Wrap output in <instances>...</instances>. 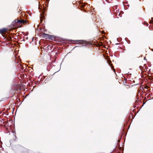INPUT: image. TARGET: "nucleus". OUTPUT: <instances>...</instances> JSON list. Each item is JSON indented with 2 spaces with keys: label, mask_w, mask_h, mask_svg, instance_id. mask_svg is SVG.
I'll use <instances>...</instances> for the list:
<instances>
[{
  "label": "nucleus",
  "mask_w": 153,
  "mask_h": 153,
  "mask_svg": "<svg viewBox=\"0 0 153 153\" xmlns=\"http://www.w3.org/2000/svg\"><path fill=\"white\" fill-rule=\"evenodd\" d=\"M15 22H17L18 23H20V24H26L27 23V21L26 20H25L23 19H22V20H15Z\"/></svg>",
  "instance_id": "f257e3e1"
},
{
  "label": "nucleus",
  "mask_w": 153,
  "mask_h": 153,
  "mask_svg": "<svg viewBox=\"0 0 153 153\" xmlns=\"http://www.w3.org/2000/svg\"><path fill=\"white\" fill-rule=\"evenodd\" d=\"M6 31V29H5L0 30V33L2 34H3Z\"/></svg>",
  "instance_id": "f03ea898"
},
{
  "label": "nucleus",
  "mask_w": 153,
  "mask_h": 153,
  "mask_svg": "<svg viewBox=\"0 0 153 153\" xmlns=\"http://www.w3.org/2000/svg\"><path fill=\"white\" fill-rule=\"evenodd\" d=\"M77 41L79 42V44H84V41L83 40H77Z\"/></svg>",
  "instance_id": "7ed1b4c3"
},
{
  "label": "nucleus",
  "mask_w": 153,
  "mask_h": 153,
  "mask_svg": "<svg viewBox=\"0 0 153 153\" xmlns=\"http://www.w3.org/2000/svg\"><path fill=\"white\" fill-rule=\"evenodd\" d=\"M153 22V18L150 21V23H152Z\"/></svg>",
  "instance_id": "20e7f679"
},
{
  "label": "nucleus",
  "mask_w": 153,
  "mask_h": 153,
  "mask_svg": "<svg viewBox=\"0 0 153 153\" xmlns=\"http://www.w3.org/2000/svg\"><path fill=\"white\" fill-rule=\"evenodd\" d=\"M108 63L109 64V65H110L111 63V61H110V60H108Z\"/></svg>",
  "instance_id": "39448f33"
},
{
  "label": "nucleus",
  "mask_w": 153,
  "mask_h": 153,
  "mask_svg": "<svg viewBox=\"0 0 153 153\" xmlns=\"http://www.w3.org/2000/svg\"><path fill=\"white\" fill-rule=\"evenodd\" d=\"M11 39H12V38H11L9 36V39H9V40H11Z\"/></svg>",
  "instance_id": "423d86ee"
},
{
  "label": "nucleus",
  "mask_w": 153,
  "mask_h": 153,
  "mask_svg": "<svg viewBox=\"0 0 153 153\" xmlns=\"http://www.w3.org/2000/svg\"><path fill=\"white\" fill-rule=\"evenodd\" d=\"M45 35L46 36V37H48V36H49V35L48 34H45Z\"/></svg>",
  "instance_id": "0eeeda50"
},
{
  "label": "nucleus",
  "mask_w": 153,
  "mask_h": 153,
  "mask_svg": "<svg viewBox=\"0 0 153 153\" xmlns=\"http://www.w3.org/2000/svg\"><path fill=\"white\" fill-rule=\"evenodd\" d=\"M113 66H111V68H113Z\"/></svg>",
  "instance_id": "6e6552de"
},
{
  "label": "nucleus",
  "mask_w": 153,
  "mask_h": 153,
  "mask_svg": "<svg viewBox=\"0 0 153 153\" xmlns=\"http://www.w3.org/2000/svg\"><path fill=\"white\" fill-rule=\"evenodd\" d=\"M113 70L114 71H115V69H114V68H113Z\"/></svg>",
  "instance_id": "1a4fd4ad"
},
{
  "label": "nucleus",
  "mask_w": 153,
  "mask_h": 153,
  "mask_svg": "<svg viewBox=\"0 0 153 153\" xmlns=\"http://www.w3.org/2000/svg\"><path fill=\"white\" fill-rule=\"evenodd\" d=\"M118 141H119L120 142V140H118Z\"/></svg>",
  "instance_id": "9d476101"
},
{
  "label": "nucleus",
  "mask_w": 153,
  "mask_h": 153,
  "mask_svg": "<svg viewBox=\"0 0 153 153\" xmlns=\"http://www.w3.org/2000/svg\"><path fill=\"white\" fill-rule=\"evenodd\" d=\"M140 68H141V66H140Z\"/></svg>",
  "instance_id": "9b49d317"
}]
</instances>
